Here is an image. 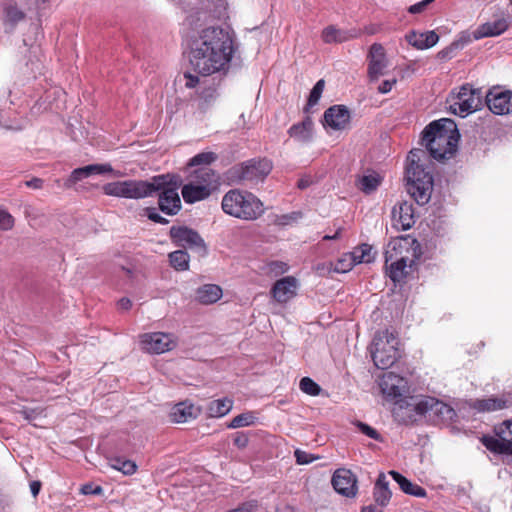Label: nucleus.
Masks as SVG:
<instances>
[{
  "mask_svg": "<svg viewBox=\"0 0 512 512\" xmlns=\"http://www.w3.org/2000/svg\"><path fill=\"white\" fill-rule=\"evenodd\" d=\"M234 52L231 34L218 26L204 28L188 41L189 63L201 76L225 75Z\"/></svg>",
  "mask_w": 512,
  "mask_h": 512,
  "instance_id": "f257e3e1",
  "label": "nucleus"
},
{
  "mask_svg": "<svg viewBox=\"0 0 512 512\" xmlns=\"http://www.w3.org/2000/svg\"><path fill=\"white\" fill-rule=\"evenodd\" d=\"M182 179L176 174H162L150 180H123L103 185V193L107 196L127 199H142L159 192L158 205L168 215H175L181 209L178 189Z\"/></svg>",
  "mask_w": 512,
  "mask_h": 512,
  "instance_id": "f03ea898",
  "label": "nucleus"
},
{
  "mask_svg": "<svg viewBox=\"0 0 512 512\" xmlns=\"http://www.w3.org/2000/svg\"><path fill=\"white\" fill-rule=\"evenodd\" d=\"M427 161L428 155L423 149H413L407 156V192L419 205L429 202L433 190V177L425 168Z\"/></svg>",
  "mask_w": 512,
  "mask_h": 512,
  "instance_id": "7ed1b4c3",
  "label": "nucleus"
},
{
  "mask_svg": "<svg viewBox=\"0 0 512 512\" xmlns=\"http://www.w3.org/2000/svg\"><path fill=\"white\" fill-rule=\"evenodd\" d=\"M459 134L456 124L451 119H440L430 123L423 132V143L436 160L453 156L456 151Z\"/></svg>",
  "mask_w": 512,
  "mask_h": 512,
  "instance_id": "20e7f679",
  "label": "nucleus"
},
{
  "mask_svg": "<svg viewBox=\"0 0 512 512\" xmlns=\"http://www.w3.org/2000/svg\"><path fill=\"white\" fill-rule=\"evenodd\" d=\"M223 211L243 220H255L264 213L262 202L252 193L232 189L222 199Z\"/></svg>",
  "mask_w": 512,
  "mask_h": 512,
  "instance_id": "39448f33",
  "label": "nucleus"
},
{
  "mask_svg": "<svg viewBox=\"0 0 512 512\" xmlns=\"http://www.w3.org/2000/svg\"><path fill=\"white\" fill-rule=\"evenodd\" d=\"M447 104L450 113L466 117L480 109L482 93L480 89L473 88L470 84H464L457 91L453 90L450 93Z\"/></svg>",
  "mask_w": 512,
  "mask_h": 512,
  "instance_id": "423d86ee",
  "label": "nucleus"
},
{
  "mask_svg": "<svg viewBox=\"0 0 512 512\" xmlns=\"http://www.w3.org/2000/svg\"><path fill=\"white\" fill-rule=\"evenodd\" d=\"M398 340L388 330L375 334L371 345V355L375 366L379 369L391 367L398 358Z\"/></svg>",
  "mask_w": 512,
  "mask_h": 512,
  "instance_id": "0eeeda50",
  "label": "nucleus"
},
{
  "mask_svg": "<svg viewBox=\"0 0 512 512\" xmlns=\"http://www.w3.org/2000/svg\"><path fill=\"white\" fill-rule=\"evenodd\" d=\"M184 79L185 87L190 89L197 88L200 99L199 106L201 109H207L218 98V86L220 82H216L214 78L208 79V76L194 75L187 72L184 74Z\"/></svg>",
  "mask_w": 512,
  "mask_h": 512,
  "instance_id": "6e6552de",
  "label": "nucleus"
},
{
  "mask_svg": "<svg viewBox=\"0 0 512 512\" xmlns=\"http://www.w3.org/2000/svg\"><path fill=\"white\" fill-rule=\"evenodd\" d=\"M178 338L172 333L149 332L139 335L140 349L148 354L159 355L175 349Z\"/></svg>",
  "mask_w": 512,
  "mask_h": 512,
  "instance_id": "1a4fd4ad",
  "label": "nucleus"
},
{
  "mask_svg": "<svg viewBox=\"0 0 512 512\" xmlns=\"http://www.w3.org/2000/svg\"><path fill=\"white\" fill-rule=\"evenodd\" d=\"M418 248L417 240L409 236L394 238L387 244L385 249V264L404 258V261H409V264L412 265L417 258Z\"/></svg>",
  "mask_w": 512,
  "mask_h": 512,
  "instance_id": "9d476101",
  "label": "nucleus"
},
{
  "mask_svg": "<svg viewBox=\"0 0 512 512\" xmlns=\"http://www.w3.org/2000/svg\"><path fill=\"white\" fill-rule=\"evenodd\" d=\"M271 169L270 161L261 159L248 161L239 167H234L232 171L240 180L258 182L262 181L270 173Z\"/></svg>",
  "mask_w": 512,
  "mask_h": 512,
  "instance_id": "9b49d317",
  "label": "nucleus"
},
{
  "mask_svg": "<svg viewBox=\"0 0 512 512\" xmlns=\"http://www.w3.org/2000/svg\"><path fill=\"white\" fill-rule=\"evenodd\" d=\"M368 69L367 75L369 81H377L381 76L386 74L388 68V60L384 47L379 43L371 45L367 55Z\"/></svg>",
  "mask_w": 512,
  "mask_h": 512,
  "instance_id": "f8f14e48",
  "label": "nucleus"
},
{
  "mask_svg": "<svg viewBox=\"0 0 512 512\" xmlns=\"http://www.w3.org/2000/svg\"><path fill=\"white\" fill-rule=\"evenodd\" d=\"M392 497L389 489V482L384 473H380L373 488V499L375 504H370L362 509L361 512H383V507L387 506Z\"/></svg>",
  "mask_w": 512,
  "mask_h": 512,
  "instance_id": "ddd939ff",
  "label": "nucleus"
},
{
  "mask_svg": "<svg viewBox=\"0 0 512 512\" xmlns=\"http://www.w3.org/2000/svg\"><path fill=\"white\" fill-rule=\"evenodd\" d=\"M489 110L496 115H506L512 112V92L491 89L486 95Z\"/></svg>",
  "mask_w": 512,
  "mask_h": 512,
  "instance_id": "4468645a",
  "label": "nucleus"
},
{
  "mask_svg": "<svg viewBox=\"0 0 512 512\" xmlns=\"http://www.w3.org/2000/svg\"><path fill=\"white\" fill-rule=\"evenodd\" d=\"M170 237L172 241L184 248H201L205 249L204 240L193 229L187 227H171Z\"/></svg>",
  "mask_w": 512,
  "mask_h": 512,
  "instance_id": "2eb2a0df",
  "label": "nucleus"
},
{
  "mask_svg": "<svg viewBox=\"0 0 512 512\" xmlns=\"http://www.w3.org/2000/svg\"><path fill=\"white\" fill-rule=\"evenodd\" d=\"M332 485L336 492L346 497L357 494L356 476L348 469H337L332 477Z\"/></svg>",
  "mask_w": 512,
  "mask_h": 512,
  "instance_id": "dca6fc26",
  "label": "nucleus"
},
{
  "mask_svg": "<svg viewBox=\"0 0 512 512\" xmlns=\"http://www.w3.org/2000/svg\"><path fill=\"white\" fill-rule=\"evenodd\" d=\"M392 226L397 230H408L414 223V209L412 203L403 201L394 205L391 211Z\"/></svg>",
  "mask_w": 512,
  "mask_h": 512,
  "instance_id": "f3484780",
  "label": "nucleus"
},
{
  "mask_svg": "<svg viewBox=\"0 0 512 512\" xmlns=\"http://www.w3.org/2000/svg\"><path fill=\"white\" fill-rule=\"evenodd\" d=\"M299 288V281L293 276H286L277 280L272 289V297L278 303H287L297 294Z\"/></svg>",
  "mask_w": 512,
  "mask_h": 512,
  "instance_id": "a211bd4d",
  "label": "nucleus"
},
{
  "mask_svg": "<svg viewBox=\"0 0 512 512\" xmlns=\"http://www.w3.org/2000/svg\"><path fill=\"white\" fill-rule=\"evenodd\" d=\"M350 112L343 105H334L324 112L323 125L325 128L340 131L348 127Z\"/></svg>",
  "mask_w": 512,
  "mask_h": 512,
  "instance_id": "6ab92c4d",
  "label": "nucleus"
},
{
  "mask_svg": "<svg viewBox=\"0 0 512 512\" xmlns=\"http://www.w3.org/2000/svg\"><path fill=\"white\" fill-rule=\"evenodd\" d=\"M379 385L382 393L389 398L401 397L407 390V381L393 372L384 373Z\"/></svg>",
  "mask_w": 512,
  "mask_h": 512,
  "instance_id": "aec40b11",
  "label": "nucleus"
},
{
  "mask_svg": "<svg viewBox=\"0 0 512 512\" xmlns=\"http://www.w3.org/2000/svg\"><path fill=\"white\" fill-rule=\"evenodd\" d=\"M416 409L419 413H430L445 421L452 420L455 416V411L452 407L432 397L419 401Z\"/></svg>",
  "mask_w": 512,
  "mask_h": 512,
  "instance_id": "412c9836",
  "label": "nucleus"
},
{
  "mask_svg": "<svg viewBox=\"0 0 512 512\" xmlns=\"http://www.w3.org/2000/svg\"><path fill=\"white\" fill-rule=\"evenodd\" d=\"M201 413L199 407L189 401L175 404L169 413V418L173 423H186L196 419Z\"/></svg>",
  "mask_w": 512,
  "mask_h": 512,
  "instance_id": "4be33fe9",
  "label": "nucleus"
},
{
  "mask_svg": "<svg viewBox=\"0 0 512 512\" xmlns=\"http://www.w3.org/2000/svg\"><path fill=\"white\" fill-rule=\"evenodd\" d=\"M206 186H200L195 181H190L182 187V197L186 203H195L208 198L212 193Z\"/></svg>",
  "mask_w": 512,
  "mask_h": 512,
  "instance_id": "5701e85b",
  "label": "nucleus"
},
{
  "mask_svg": "<svg viewBox=\"0 0 512 512\" xmlns=\"http://www.w3.org/2000/svg\"><path fill=\"white\" fill-rule=\"evenodd\" d=\"M360 33L353 30H341L337 29L335 26L330 25L323 29L322 31V39L325 43H342L348 41L353 38H357Z\"/></svg>",
  "mask_w": 512,
  "mask_h": 512,
  "instance_id": "b1692460",
  "label": "nucleus"
},
{
  "mask_svg": "<svg viewBox=\"0 0 512 512\" xmlns=\"http://www.w3.org/2000/svg\"><path fill=\"white\" fill-rule=\"evenodd\" d=\"M355 266V260H353L350 253H346L342 255L338 261L333 263H327V264H319L317 265V271L320 275H324L325 273H346L350 271Z\"/></svg>",
  "mask_w": 512,
  "mask_h": 512,
  "instance_id": "393cba45",
  "label": "nucleus"
},
{
  "mask_svg": "<svg viewBox=\"0 0 512 512\" xmlns=\"http://www.w3.org/2000/svg\"><path fill=\"white\" fill-rule=\"evenodd\" d=\"M406 39L413 47L423 50L428 49L436 45L439 40V36L434 31L427 32H411L406 36Z\"/></svg>",
  "mask_w": 512,
  "mask_h": 512,
  "instance_id": "a878e982",
  "label": "nucleus"
},
{
  "mask_svg": "<svg viewBox=\"0 0 512 512\" xmlns=\"http://www.w3.org/2000/svg\"><path fill=\"white\" fill-rule=\"evenodd\" d=\"M191 180L195 181L200 186H206L209 184L207 187L211 193L219 186V176L208 167L196 170L191 176Z\"/></svg>",
  "mask_w": 512,
  "mask_h": 512,
  "instance_id": "bb28decb",
  "label": "nucleus"
},
{
  "mask_svg": "<svg viewBox=\"0 0 512 512\" xmlns=\"http://www.w3.org/2000/svg\"><path fill=\"white\" fill-rule=\"evenodd\" d=\"M508 29V22L506 19L501 18L493 22H487L478 27L475 32V37H494L504 33Z\"/></svg>",
  "mask_w": 512,
  "mask_h": 512,
  "instance_id": "cd10ccee",
  "label": "nucleus"
},
{
  "mask_svg": "<svg viewBox=\"0 0 512 512\" xmlns=\"http://www.w3.org/2000/svg\"><path fill=\"white\" fill-rule=\"evenodd\" d=\"M289 135L300 141L308 142L313 135V121L310 117H306L301 123L292 125L288 130Z\"/></svg>",
  "mask_w": 512,
  "mask_h": 512,
  "instance_id": "c85d7f7f",
  "label": "nucleus"
},
{
  "mask_svg": "<svg viewBox=\"0 0 512 512\" xmlns=\"http://www.w3.org/2000/svg\"><path fill=\"white\" fill-rule=\"evenodd\" d=\"M389 475L392 476V478L398 483L400 489L409 495L415 496V497H425L426 491L421 486L412 483L407 478H405L403 475L398 473L397 471L391 470L389 471Z\"/></svg>",
  "mask_w": 512,
  "mask_h": 512,
  "instance_id": "c756f323",
  "label": "nucleus"
},
{
  "mask_svg": "<svg viewBox=\"0 0 512 512\" xmlns=\"http://www.w3.org/2000/svg\"><path fill=\"white\" fill-rule=\"evenodd\" d=\"M222 297V289L215 284H206L196 291L197 300L205 305L213 304Z\"/></svg>",
  "mask_w": 512,
  "mask_h": 512,
  "instance_id": "7c9ffc66",
  "label": "nucleus"
},
{
  "mask_svg": "<svg viewBox=\"0 0 512 512\" xmlns=\"http://www.w3.org/2000/svg\"><path fill=\"white\" fill-rule=\"evenodd\" d=\"M233 407V401L230 398H222L211 401L208 404L207 412L209 417L220 418L228 414Z\"/></svg>",
  "mask_w": 512,
  "mask_h": 512,
  "instance_id": "2f4dec72",
  "label": "nucleus"
},
{
  "mask_svg": "<svg viewBox=\"0 0 512 512\" xmlns=\"http://www.w3.org/2000/svg\"><path fill=\"white\" fill-rule=\"evenodd\" d=\"M409 261H404V258L400 260L390 261L386 264L387 274L393 282H400L407 275V268L411 267Z\"/></svg>",
  "mask_w": 512,
  "mask_h": 512,
  "instance_id": "473e14b6",
  "label": "nucleus"
},
{
  "mask_svg": "<svg viewBox=\"0 0 512 512\" xmlns=\"http://www.w3.org/2000/svg\"><path fill=\"white\" fill-rule=\"evenodd\" d=\"M483 445L491 452L510 454L511 444L509 438L504 439L503 437L495 438L492 436H484L482 438Z\"/></svg>",
  "mask_w": 512,
  "mask_h": 512,
  "instance_id": "72a5a7b5",
  "label": "nucleus"
},
{
  "mask_svg": "<svg viewBox=\"0 0 512 512\" xmlns=\"http://www.w3.org/2000/svg\"><path fill=\"white\" fill-rule=\"evenodd\" d=\"M353 260H355V265L360 263H371L375 259L376 252L373 250V247L369 244H361L360 246L354 248L352 252H350Z\"/></svg>",
  "mask_w": 512,
  "mask_h": 512,
  "instance_id": "f704fd0d",
  "label": "nucleus"
},
{
  "mask_svg": "<svg viewBox=\"0 0 512 512\" xmlns=\"http://www.w3.org/2000/svg\"><path fill=\"white\" fill-rule=\"evenodd\" d=\"M473 407L481 412H491L505 408L506 402L500 398L481 399L476 400Z\"/></svg>",
  "mask_w": 512,
  "mask_h": 512,
  "instance_id": "c9c22d12",
  "label": "nucleus"
},
{
  "mask_svg": "<svg viewBox=\"0 0 512 512\" xmlns=\"http://www.w3.org/2000/svg\"><path fill=\"white\" fill-rule=\"evenodd\" d=\"M382 182L381 176L376 172H371L367 175H364L359 180L360 189L366 193L370 194L374 192Z\"/></svg>",
  "mask_w": 512,
  "mask_h": 512,
  "instance_id": "e433bc0d",
  "label": "nucleus"
},
{
  "mask_svg": "<svg viewBox=\"0 0 512 512\" xmlns=\"http://www.w3.org/2000/svg\"><path fill=\"white\" fill-rule=\"evenodd\" d=\"M169 261L172 267L179 271L189 268V255L183 250H177L169 254Z\"/></svg>",
  "mask_w": 512,
  "mask_h": 512,
  "instance_id": "4c0bfd02",
  "label": "nucleus"
},
{
  "mask_svg": "<svg viewBox=\"0 0 512 512\" xmlns=\"http://www.w3.org/2000/svg\"><path fill=\"white\" fill-rule=\"evenodd\" d=\"M110 466L117 470L121 471L124 475H133L137 471V465L134 461L123 459V458H114L110 461Z\"/></svg>",
  "mask_w": 512,
  "mask_h": 512,
  "instance_id": "58836bf2",
  "label": "nucleus"
},
{
  "mask_svg": "<svg viewBox=\"0 0 512 512\" xmlns=\"http://www.w3.org/2000/svg\"><path fill=\"white\" fill-rule=\"evenodd\" d=\"M257 417L253 412H245L235 416L227 425L230 429L252 426L256 423Z\"/></svg>",
  "mask_w": 512,
  "mask_h": 512,
  "instance_id": "ea45409f",
  "label": "nucleus"
},
{
  "mask_svg": "<svg viewBox=\"0 0 512 512\" xmlns=\"http://www.w3.org/2000/svg\"><path fill=\"white\" fill-rule=\"evenodd\" d=\"M88 169L89 175H95V174H105L110 173L116 178H121L124 176V173H122L119 170H114L112 166L109 163L104 164H91L86 166Z\"/></svg>",
  "mask_w": 512,
  "mask_h": 512,
  "instance_id": "a19ab883",
  "label": "nucleus"
},
{
  "mask_svg": "<svg viewBox=\"0 0 512 512\" xmlns=\"http://www.w3.org/2000/svg\"><path fill=\"white\" fill-rule=\"evenodd\" d=\"M25 18L24 12L16 5H9L5 9V21L11 26H15Z\"/></svg>",
  "mask_w": 512,
  "mask_h": 512,
  "instance_id": "79ce46f5",
  "label": "nucleus"
},
{
  "mask_svg": "<svg viewBox=\"0 0 512 512\" xmlns=\"http://www.w3.org/2000/svg\"><path fill=\"white\" fill-rule=\"evenodd\" d=\"M299 386L302 392L311 396H317L321 391L320 386L309 377H303L300 380Z\"/></svg>",
  "mask_w": 512,
  "mask_h": 512,
  "instance_id": "37998d69",
  "label": "nucleus"
},
{
  "mask_svg": "<svg viewBox=\"0 0 512 512\" xmlns=\"http://www.w3.org/2000/svg\"><path fill=\"white\" fill-rule=\"evenodd\" d=\"M88 169L86 166L76 168L72 171L69 178L65 181V187L70 188L75 185L77 182L81 181L84 178L89 177Z\"/></svg>",
  "mask_w": 512,
  "mask_h": 512,
  "instance_id": "c03bdc74",
  "label": "nucleus"
},
{
  "mask_svg": "<svg viewBox=\"0 0 512 512\" xmlns=\"http://www.w3.org/2000/svg\"><path fill=\"white\" fill-rule=\"evenodd\" d=\"M217 159V156L213 152H202L197 155H195L193 158L190 159L189 165L190 166H197V165H209L213 161Z\"/></svg>",
  "mask_w": 512,
  "mask_h": 512,
  "instance_id": "a18cd8bd",
  "label": "nucleus"
},
{
  "mask_svg": "<svg viewBox=\"0 0 512 512\" xmlns=\"http://www.w3.org/2000/svg\"><path fill=\"white\" fill-rule=\"evenodd\" d=\"M495 431L497 436L503 437L504 439H507V437L509 438L511 444L510 455H512V421H504L503 423L496 427Z\"/></svg>",
  "mask_w": 512,
  "mask_h": 512,
  "instance_id": "49530a36",
  "label": "nucleus"
},
{
  "mask_svg": "<svg viewBox=\"0 0 512 512\" xmlns=\"http://www.w3.org/2000/svg\"><path fill=\"white\" fill-rule=\"evenodd\" d=\"M325 81L323 79H320L317 81V83L314 85L313 89L310 92L309 98H308V106L312 107L316 105L322 95V92L324 90Z\"/></svg>",
  "mask_w": 512,
  "mask_h": 512,
  "instance_id": "de8ad7c7",
  "label": "nucleus"
},
{
  "mask_svg": "<svg viewBox=\"0 0 512 512\" xmlns=\"http://www.w3.org/2000/svg\"><path fill=\"white\" fill-rule=\"evenodd\" d=\"M43 412H44V410L39 407H37V408L24 407L18 411V413L20 415H22V417L29 422H33L36 419H38L39 417H41L43 415Z\"/></svg>",
  "mask_w": 512,
  "mask_h": 512,
  "instance_id": "09e8293b",
  "label": "nucleus"
},
{
  "mask_svg": "<svg viewBox=\"0 0 512 512\" xmlns=\"http://www.w3.org/2000/svg\"><path fill=\"white\" fill-rule=\"evenodd\" d=\"M13 226V216L7 211L0 209V230H10Z\"/></svg>",
  "mask_w": 512,
  "mask_h": 512,
  "instance_id": "8fccbe9b",
  "label": "nucleus"
},
{
  "mask_svg": "<svg viewBox=\"0 0 512 512\" xmlns=\"http://www.w3.org/2000/svg\"><path fill=\"white\" fill-rule=\"evenodd\" d=\"M357 427L366 436H368V437H370V438H372L374 440H377V441L381 440L380 434L374 428H372L371 426H369V425H367L365 423H362V422H358L357 423Z\"/></svg>",
  "mask_w": 512,
  "mask_h": 512,
  "instance_id": "3c124183",
  "label": "nucleus"
},
{
  "mask_svg": "<svg viewBox=\"0 0 512 512\" xmlns=\"http://www.w3.org/2000/svg\"><path fill=\"white\" fill-rule=\"evenodd\" d=\"M295 458L298 464H309L313 462L314 460L318 459V456H313L312 454H309L305 451L296 450L295 451Z\"/></svg>",
  "mask_w": 512,
  "mask_h": 512,
  "instance_id": "603ef678",
  "label": "nucleus"
},
{
  "mask_svg": "<svg viewBox=\"0 0 512 512\" xmlns=\"http://www.w3.org/2000/svg\"><path fill=\"white\" fill-rule=\"evenodd\" d=\"M80 492L83 495H101L103 493V488L99 485H94L93 483L84 484Z\"/></svg>",
  "mask_w": 512,
  "mask_h": 512,
  "instance_id": "864d4df0",
  "label": "nucleus"
},
{
  "mask_svg": "<svg viewBox=\"0 0 512 512\" xmlns=\"http://www.w3.org/2000/svg\"><path fill=\"white\" fill-rule=\"evenodd\" d=\"M146 216L148 219H150L153 222L160 223V224H167L168 220L164 217H162L155 208H146L145 209Z\"/></svg>",
  "mask_w": 512,
  "mask_h": 512,
  "instance_id": "5fc2aeb1",
  "label": "nucleus"
},
{
  "mask_svg": "<svg viewBox=\"0 0 512 512\" xmlns=\"http://www.w3.org/2000/svg\"><path fill=\"white\" fill-rule=\"evenodd\" d=\"M248 436L243 432H238L235 434L234 437V445L238 448H245L248 445Z\"/></svg>",
  "mask_w": 512,
  "mask_h": 512,
  "instance_id": "6e6d98bb",
  "label": "nucleus"
},
{
  "mask_svg": "<svg viewBox=\"0 0 512 512\" xmlns=\"http://www.w3.org/2000/svg\"><path fill=\"white\" fill-rule=\"evenodd\" d=\"M397 80L391 79V80H384L378 87V92L381 94H386L390 92L393 88V86L396 84Z\"/></svg>",
  "mask_w": 512,
  "mask_h": 512,
  "instance_id": "4d7b16f0",
  "label": "nucleus"
},
{
  "mask_svg": "<svg viewBox=\"0 0 512 512\" xmlns=\"http://www.w3.org/2000/svg\"><path fill=\"white\" fill-rule=\"evenodd\" d=\"M288 265L284 262H272L270 264V270L277 274H283L288 271Z\"/></svg>",
  "mask_w": 512,
  "mask_h": 512,
  "instance_id": "13d9d810",
  "label": "nucleus"
},
{
  "mask_svg": "<svg viewBox=\"0 0 512 512\" xmlns=\"http://www.w3.org/2000/svg\"><path fill=\"white\" fill-rule=\"evenodd\" d=\"M24 184L28 188L38 190L43 188L44 181L41 178L34 177L31 180L25 181Z\"/></svg>",
  "mask_w": 512,
  "mask_h": 512,
  "instance_id": "bf43d9fd",
  "label": "nucleus"
},
{
  "mask_svg": "<svg viewBox=\"0 0 512 512\" xmlns=\"http://www.w3.org/2000/svg\"><path fill=\"white\" fill-rule=\"evenodd\" d=\"M256 504L254 502L244 503L240 507L230 510L229 512H254Z\"/></svg>",
  "mask_w": 512,
  "mask_h": 512,
  "instance_id": "052dcab7",
  "label": "nucleus"
},
{
  "mask_svg": "<svg viewBox=\"0 0 512 512\" xmlns=\"http://www.w3.org/2000/svg\"><path fill=\"white\" fill-rule=\"evenodd\" d=\"M117 305L120 310L127 311L132 307V301L129 298L124 297L118 301Z\"/></svg>",
  "mask_w": 512,
  "mask_h": 512,
  "instance_id": "680f3d73",
  "label": "nucleus"
},
{
  "mask_svg": "<svg viewBox=\"0 0 512 512\" xmlns=\"http://www.w3.org/2000/svg\"><path fill=\"white\" fill-rule=\"evenodd\" d=\"M41 489V483L39 481H33L30 483V490L33 497H37Z\"/></svg>",
  "mask_w": 512,
  "mask_h": 512,
  "instance_id": "e2e57ef3",
  "label": "nucleus"
},
{
  "mask_svg": "<svg viewBox=\"0 0 512 512\" xmlns=\"http://www.w3.org/2000/svg\"><path fill=\"white\" fill-rule=\"evenodd\" d=\"M341 228H339L334 235H325L324 240H335L340 236Z\"/></svg>",
  "mask_w": 512,
  "mask_h": 512,
  "instance_id": "0e129e2a",
  "label": "nucleus"
},
{
  "mask_svg": "<svg viewBox=\"0 0 512 512\" xmlns=\"http://www.w3.org/2000/svg\"><path fill=\"white\" fill-rule=\"evenodd\" d=\"M308 185V183L304 180L299 181L298 186L300 188H305Z\"/></svg>",
  "mask_w": 512,
  "mask_h": 512,
  "instance_id": "69168bd1",
  "label": "nucleus"
},
{
  "mask_svg": "<svg viewBox=\"0 0 512 512\" xmlns=\"http://www.w3.org/2000/svg\"><path fill=\"white\" fill-rule=\"evenodd\" d=\"M510 3H511V5H512V0H510Z\"/></svg>",
  "mask_w": 512,
  "mask_h": 512,
  "instance_id": "338daca9",
  "label": "nucleus"
}]
</instances>
